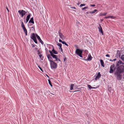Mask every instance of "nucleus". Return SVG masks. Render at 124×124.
<instances>
[{
  "label": "nucleus",
  "instance_id": "obj_36",
  "mask_svg": "<svg viewBox=\"0 0 124 124\" xmlns=\"http://www.w3.org/2000/svg\"><path fill=\"white\" fill-rule=\"evenodd\" d=\"M110 17V16H108L105 17V18L107 19V18H109Z\"/></svg>",
  "mask_w": 124,
  "mask_h": 124
},
{
  "label": "nucleus",
  "instance_id": "obj_19",
  "mask_svg": "<svg viewBox=\"0 0 124 124\" xmlns=\"http://www.w3.org/2000/svg\"><path fill=\"white\" fill-rule=\"evenodd\" d=\"M100 62L101 65L103 67H104V62L102 60H100Z\"/></svg>",
  "mask_w": 124,
  "mask_h": 124
},
{
  "label": "nucleus",
  "instance_id": "obj_11",
  "mask_svg": "<svg viewBox=\"0 0 124 124\" xmlns=\"http://www.w3.org/2000/svg\"><path fill=\"white\" fill-rule=\"evenodd\" d=\"M49 51L51 54V55L52 56L53 58H54L55 59H56V58L57 57V55H56L55 54H53V53L52 52V51H51L50 50H49Z\"/></svg>",
  "mask_w": 124,
  "mask_h": 124
},
{
  "label": "nucleus",
  "instance_id": "obj_37",
  "mask_svg": "<svg viewBox=\"0 0 124 124\" xmlns=\"http://www.w3.org/2000/svg\"><path fill=\"white\" fill-rule=\"evenodd\" d=\"M59 41L60 42H61L62 43L63 41H62L61 39H60L59 40Z\"/></svg>",
  "mask_w": 124,
  "mask_h": 124
},
{
  "label": "nucleus",
  "instance_id": "obj_27",
  "mask_svg": "<svg viewBox=\"0 0 124 124\" xmlns=\"http://www.w3.org/2000/svg\"><path fill=\"white\" fill-rule=\"evenodd\" d=\"M62 44H65V45H66V46H68V45L67 44H66V43L65 42H64V41H63V42Z\"/></svg>",
  "mask_w": 124,
  "mask_h": 124
},
{
  "label": "nucleus",
  "instance_id": "obj_33",
  "mask_svg": "<svg viewBox=\"0 0 124 124\" xmlns=\"http://www.w3.org/2000/svg\"><path fill=\"white\" fill-rule=\"evenodd\" d=\"M110 18H111V19H114L115 18V17L114 16H110Z\"/></svg>",
  "mask_w": 124,
  "mask_h": 124
},
{
  "label": "nucleus",
  "instance_id": "obj_39",
  "mask_svg": "<svg viewBox=\"0 0 124 124\" xmlns=\"http://www.w3.org/2000/svg\"><path fill=\"white\" fill-rule=\"evenodd\" d=\"M71 8L72 9H76L75 7H71Z\"/></svg>",
  "mask_w": 124,
  "mask_h": 124
},
{
  "label": "nucleus",
  "instance_id": "obj_43",
  "mask_svg": "<svg viewBox=\"0 0 124 124\" xmlns=\"http://www.w3.org/2000/svg\"><path fill=\"white\" fill-rule=\"evenodd\" d=\"M25 33V35H27V31L24 32Z\"/></svg>",
  "mask_w": 124,
  "mask_h": 124
},
{
  "label": "nucleus",
  "instance_id": "obj_48",
  "mask_svg": "<svg viewBox=\"0 0 124 124\" xmlns=\"http://www.w3.org/2000/svg\"><path fill=\"white\" fill-rule=\"evenodd\" d=\"M97 87H92V89H95Z\"/></svg>",
  "mask_w": 124,
  "mask_h": 124
},
{
  "label": "nucleus",
  "instance_id": "obj_24",
  "mask_svg": "<svg viewBox=\"0 0 124 124\" xmlns=\"http://www.w3.org/2000/svg\"><path fill=\"white\" fill-rule=\"evenodd\" d=\"M121 59L123 61H124V54L121 56Z\"/></svg>",
  "mask_w": 124,
  "mask_h": 124
},
{
  "label": "nucleus",
  "instance_id": "obj_4",
  "mask_svg": "<svg viewBox=\"0 0 124 124\" xmlns=\"http://www.w3.org/2000/svg\"><path fill=\"white\" fill-rule=\"evenodd\" d=\"M20 15H21V17H23V16L24 15L27 13L25 11L23 10H19L18 11Z\"/></svg>",
  "mask_w": 124,
  "mask_h": 124
},
{
  "label": "nucleus",
  "instance_id": "obj_28",
  "mask_svg": "<svg viewBox=\"0 0 124 124\" xmlns=\"http://www.w3.org/2000/svg\"><path fill=\"white\" fill-rule=\"evenodd\" d=\"M116 60V59L115 58V59H113V60H112L111 59H110L109 60V61H110L112 62H113V61H115Z\"/></svg>",
  "mask_w": 124,
  "mask_h": 124
},
{
  "label": "nucleus",
  "instance_id": "obj_17",
  "mask_svg": "<svg viewBox=\"0 0 124 124\" xmlns=\"http://www.w3.org/2000/svg\"><path fill=\"white\" fill-rule=\"evenodd\" d=\"M52 53H53V54H58V52H57V51H55L53 48V50H52Z\"/></svg>",
  "mask_w": 124,
  "mask_h": 124
},
{
  "label": "nucleus",
  "instance_id": "obj_20",
  "mask_svg": "<svg viewBox=\"0 0 124 124\" xmlns=\"http://www.w3.org/2000/svg\"><path fill=\"white\" fill-rule=\"evenodd\" d=\"M98 10L97 9H94L93 11H90L89 13L91 14H93L94 13L96 12Z\"/></svg>",
  "mask_w": 124,
  "mask_h": 124
},
{
  "label": "nucleus",
  "instance_id": "obj_12",
  "mask_svg": "<svg viewBox=\"0 0 124 124\" xmlns=\"http://www.w3.org/2000/svg\"><path fill=\"white\" fill-rule=\"evenodd\" d=\"M36 35H35V34L34 33H33L31 34V38L33 40L36 39Z\"/></svg>",
  "mask_w": 124,
  "mask_h": 124
},
{
  "label": "nucleus",
  "instance_id": "obj_7",
  "mask_svg": "<svg viewBox=\"0 0 124 124\" xmlns=\"http://www.w3.org/2000/svg\"><path fill=\"white\" fill-rule=\"evenodd\" d=\"M21 26L23 29L24 32L27 31V30L25 26V25L23 22H21Z\"/></svg>",
  "mask_w": 124,
  "mask_h": 124
},
{
  "label": "nucleus",
  "instance_id": "obj_18",
  "mask_svg": "<svg viewBox=\"0 0 124 124\" xmlns=\"http://www.w3.org/2000/svg\"><path fill=\"white\" fill-rule=\"evenodd\" d=\"M38 54H39V57L40 58V59L41 60H43V59L44 58V57L43 56H42V54H41L40 53V52H39L38 53Z\"/></svg>",
  "mask_w": 124,
  "mask_h": 124
},
{
  "label": "nucleus",
  "instance_id": "obj_41",
  "mask_svg": "<svg viewBox=\"0 0 124 124\" xmlns=\"http://www.w3.org/2000/svg\"><path fill=\"white\" fill-rule=\"evenodd\" d=\"M31 47H35V46L33 44L31 45Z\"/></svg>",
  "mask_w": 124,
  "mask_h": 124
},
{
  "label": "nucleus",
  "instance_id": "obj_31",
  "mask_svg": "<svg viewBox=\"0 0 124 124\" xmlns=\"http://www.w3.org/2000/svg\"><path fill=\"white\" fill-rule=\"evenodd\" d=\"M85 5V4H80V7H81L83 6H84Z\"/></svg>",
  "mask_w": 124,
  "mask_h": 124
},
{
  "label": "nucleus",
  "instance_id": "obj_56",
  "mask_svg": "<svg viewBox=\"0 0 124 124\" xmlns=\"http://www.w3.org/2000/svg\"><path fill=\"white\" fill-rule=\"evenodd\" d=\"M25 17H24V19H25Z\"/></svg>",
  "mask_w": 124,
  "mask_h": 124
},
{
  "label": "nucleus",
  "instance_id": "obj_22",
  "mask_svg": "<svg viewBox=\"0 0 124 124\" xmlns=\"http://www.w3.org/2000/svg\"><path fill=\"white\" fill-rule=\"evenodd\" d=\"M57 46H59L60 47V49H62V44L61 43H58L57 44Z\"/></svg>",
  "mask_w": 124,
  "mask_h": 124
},
{
  "label": "nucleus",
  "instance_id": "obj_3",
  "mask_svg": "<svg viewBox=\"0 0 124 124\" xmlns=\"http://www.w3.org/2000/svg\"><path fill=\"white\" fill-rule=\"evenodd\" d=\"M50 62L51 67L52 69H55L57 68V64L56 63L53 61H51Z\"/></svg>",
  "mask_w": 124,
  "mask_h": 124
},
{
  "label": "nucleus",
  "instance_id": "obj_47",
  "mask_svg": "<svg viewBox=\"0 0 124 124\" xmlns=\"http://www.w3.org/2000/svg\"><path fill=\"white\" fill-rule=\"evenodd\" d=\"M51 94L53 95H55V93H51Z\"/></svg>",
  "mask_w": 124,
  "mask_h": 124
},
{
  "label": "nucleus",
  "instance_id": "obj_1",
  "mask_svg": "<svg viewBox=\"0 0 124 124\" xmlns=\"http://www.w3.org/2000/svg\"><path fill=\"white\" fill-rule=\"evenodd\" d=\"M124 72V66L121 65L119 66L116 67L115 64H113L110 66L109 72L110 73H113L115 76L117 80H120L122 79V73Z\"/></svg>",
  "mask_w": 124,
  "mask_h": 124
},
{
  "label": "nucleus",
  "instance_id": "obj_52",
  "mask_svg": "<svg viewBox=\"0 0 124 124\" xmlns=\"http://www.w3.org/2000/svg\"><path fill=\"white\" fill-rule=\"evenodd\" d=\"M77 91H74V92H77Z\"/></svg>",
  "mask_w": 124,
  "mask_h": 124
},
{
  "label": "nucleus",
  "instance_id": "obj_49",
  "mask_svg": "<svg viewBox=\"0 0 124 124\" xmlns=\"http://www.w3.org/2000/svg\"><path fill=\"white\" fill-rule=\"evenodd\" d=\"M111 89V87H110L109 88L108 90H109V89Z\"/></svg>",
  "mask_w": 124,
  "mask_h": 124
},
{
  "label": "nucleus",
  "instance_id": "obj_50",
  "mask_svg": "<svg viewBox=\"0 0 124 124\" xmlns=\"http://www.w3.org/2000/svg\"><path fill=\"white\" fill-rule=\"evenodd\" d=\"M61 49V51H62V49Z\"/></svg>",
  "mask_w": 124,
  "mask_h": 124
},
{
  "label": "nucleus",
  "instance_id": "obj_2",
  "mask_svg": "<svg viewBox=\"0 0 124 124\" xmlns=\"http://www.w3.org/2000/svg\"><path fill=\"white\" fill-rule=\"evenodd\" d=\"M83 50H80L79 48L76 49L75 51V53L77 55L81 58H83L82 56V54L83 52Z\"/></svg>",
  "mask_w": 124,
  "mask_h": 124
},
{
  "label": "nucleus",
  "instance_id": "obj_5",
  "mask_svg": "<svg viewBox=\"0 0 124 124\" xmlns=\"http://www.w3.org/2000/svg\"><path fill=\"white\" fill-rule=\"evenodd\" d=\"M123 65L124 64V63L122 62L121 61L119 60L116 62V67L119 66L121 64Z\"/></svg>",
  "mask_w": 124,
  "mask_h": 124
},
{
  "label": "nucleus",
  "instance_id": "obj_10",
  "mask_svg": "<svg viewBox=\"0 0 124 124\" xmlns=\"http://www.w3.org/2000/svg\"><path fill=\"white\" fill-rule=\"evenodd\" d=\"M31 15V14H30L27 16L26 21H24V22H25V23H26L28 22L30 18V17Z\"/></svg>",
  "mask_w": 124,
  "mask_h": 124
},
{
  "label": "nucleus",
  "instance_id": "obj_51",
  "mask_svg": "<svg viewBox=\"0 0 124 124\" xmlns=\"http://www.w3.org/2000/svg\"><path fill=\"white\" fill-rule=\"evenodd\" d=\"M86 13L87 14H88V12H86Z\"/></svg>",
  "mask_w": 124,
  "mask_h": 124
},
{
  "label": "nucleus",
  "instance_id": "obj_46",
  "mask_svg": "<svg viewBox=\"0 0 124 124\" xmlns=\"http://www.w3.org/2000/svg\"><path fill=\"white\" fill-rule=\"evenodd\" d=\"M80 4V3L78 2L77 4V5H79Z\"/></svg>",
  "mask_w": 124,
  "mask_h": 124
},
{
  "label": "nucleus",
  "instance_id": "obj_38",
  "mask_svg": "<svg viewBox=\"0 0 124 124\" xmlns=\"http://www.w3.org/2000/svg\"><path fill=\"white\" fill-rule=\"evenodd\" d=\"M106 57H110L109 55V54H106Z\"/></svg>",
  "mask_w": 124,
  "mask_h": 124
},
{
  "label": "nucleus",
  "instance_id": "obj_25",
  "mask_svg": "<svg viewBox=\"0 0 124 124\" xmlns=\"http://www.w3.org/2000/svg\"><path fill=\"white\" fill-rule=\"evenodd\" d=\"M88 88L90 89H92V87L90 85H87Z\"/></svg>",
  "mask_w": 124,
  "mask_h": 124
},
{
  "label": "nucleus",
  "instance_id": "obj_35",
  "mask_svg": "<svg viewBox=\"0 0 124 124\" xmlns=\"http://www.w3.org/2000/svg\"><path fill=\"white\" fill-rule=\"evenodd\" d=\"M90 6L91 7H94L95 6V4H91Z\"/></svg>",
  "mask_w": 124,
  "mask_h": 124
},
{
  "label": "nucleus",
  "instance_id": "obj_23",
  "mask_svg": "<svg viewBox=\"0 0 124 124\" xmlns=\"http://www.w3.org/2000/svg\"><path fill=\"white\" fill-rule=\"evenodd\" d=\"M48 81L49 83V85L51 87H52L53 86V85L51 84L50 80L49 79L48 80Z\"/></svg>",
  "mask_w": 124,
  "mask_h": 124
},
{
  "label": "nucleus",
  "instance_id": "obj_34",
  "mask_svg": "<svg viewBox=\"0 0 124 124\" xmlns=\"http://www.w3.org/2000/svg\"><path fill=\"white\" fill-rule=\"evenodd\" d=\"M107 14V13H103L101 15H103V16H105Z\"/></svg>",
  "mask_w": 124,
  "mask_h": 124
},
{
  "label": "nucleus",
  "instance_id": "obj_32",
  "mask_svg": "<svg viewBox=\"0 0 124 124\" xmlns=\"http://www.w3.org/2000/svg\"><path fill=\"white\" fill-rule=\"evenodd\" d=\"M88 8V7H85L83 8L82 9V10H84V9H85Z\"/></svg>",
  "mask_w": 124,
  "mask_h": 124
},
{
  "label": "nucleus",
  "instance_id": "obj_26",
  "mask_svg": "<svg viewBox=\"0 0 124 124\" xmlns=\"http://www.w3.org/2000/svg\"><path fill=\"white\" fill-rule=\"evenodd\" d=\"M38 67L43 72L42 69V68L40 67L39 65H38Z\"/></svg>",
  "mask_w": 124,
  "mask_h": 124
},
{
  "label": "nucleus",
  "instance_id": "obj_55",
  "mask_svg": "<svg viewBox=\"0 0 124 124\" xmlns=\"http://www.w3.org/2000/svg\"><path fill=\"white\" fill-rule=\"evenodd\" d=\"M46 50H47V48H46Z\"/></svg>",
  "mask_w": 124,
  "mask_h": 124
},
{
  "label": "nucleus",
  "instance_id": "obj_9",
  "mask_svg": "<svg viewBox=\"0 0 124 124\" xmlns=\"http://www.w3.org/2000/svg\"><path fill=\"white\" fill-rule=\"evenodd\" d=\"M35 34L36 35V37H37V39L39 40V41L42 45H43L44 44V42L41 39L39 36L37 34Z\"/></svg>",
  "mask_w": 124,
  "mask_h": 124
},
{
  "label": "nucleus",
  "instance_id": "obj_6",
  "mask_svg": "<svg viewBox=\"0 0 124 124\" xmlns=\"http://www.w3.org/2000/svg\"><path fill=\"white\" fill-rule=\"evenodd\" d=\"M58 34L60 37L62 39V40H64L65 39V37L61 32V30H60L58 31Z\"/></svg>",
  "mask_w": 124,
  "mask_h": 124
},
{
  "label": "nucleus",
  "instance_id": "obj_14",
  "mask_svg": "<svg viewBox=\"0 0 124 124\" xmlns=\"http://www.w3.org/2000/svg\"><path fill=\"white\" fill-rule=\"evenodd\" d=\"M100 25V27H98V28L99 29V32H101L102 34V35H103V33L102 30V29Z\"/></svg>",
  "mask_w": 124,
  "mask_h": 124
},
{
  "label": "nucleus",
  "instance_id": "obj_42",
  "mask_svg": "<svg viewBox=\"0 0 124 124\" xmlns=\"http://www.w3.org/2000/svg\"><path fill=\"white\" fill-rule=\"evenodd\" d=\"M6 9H7V11H8V12H9V10L8 9V7H6Z\"/></svg>",
  "mask_w": 124,
  "mask_h": 124
},
{
  "label": "nucleus",
  "instance_id": "obj_40",
  "mask_svg": "<svg viewBox=\"0 0 124 124\" xmlns=\"http://www.w3.org/2000/svg\"><path fill=\"white\" fill-rule=\"evenodd\" d=\"M31 28L32 29H33L34 30H35V27L34 26H33L31 27Z\"/></svg>",
  "mask_w": 124,
  "mask_h": 124
},
{
  "label": "nucleus",
  "instance_id": "obj_45",
  "mask_svg": "<svg viewBox=\"0 0 124 124\" xmlns=\"http://www.w3.org/2000/svg\"><path fill=\"white\" fill-rule=\"evenodd\" d=\"M66 58L65 57L64 58V62H65L66 61Z\"/></svg>",
  "mask_w": 124,
  "mask_h": 124
},
{
  "label": "nucleus",
  "instance_id": "obj_54",
  "mask_svg": "<svg viewBox=\"0 0 124 124\" xmlns=\"http://www.w3.org/2000/svg\"><path fill=\"white\" fill-rule=\"evenodd\" d=\"M46 50H47V48H46Z\"/></svg>",
  "mask_w": 124,
  "mask_h": 124
},
{
  "label": "nucleus",
  "instance_id": "obj_30",
  "mask_svg": "<svg viewBox=\"0 0 124 124\" xmlns=\"http://www.w3.org/2000/svg\"><path fill=\"white\" fill-rule=\"evenodd\" d=\"M33 40L36 43H37V41L36 38V39Z\"/></svg>",
  "mask_w": 124,
  "mask_h": 124
},
{
  "label": "nucleus",
  "instance_id": "obj_44",
  "mask_svg": "<svg viewBox=\"0 0 124 124\" xmlns=\"http://www.w3.org/2000/svg\"><path fill=\"white\" fill-rule=\"evenodd\" d=\"M121 55V53L120 52L118 54V55L119 56H120Z\"/></svg>",
  "mask_w": 124,
  "mask_h": 124
},
{
  "label": "nucleus",
  "instance_id": "obj_29",
  "mask_svg": "<svg viewBox=\"0 0 124 124\" xmlns=\"http://www.w3.org/2000/svg\"><path fill=\"white\" fill-rule=\"evenodd\" d=\"M59 61V62H60L61 61L60 59H58L57 57L56 58V59H55V60H54V61Z\"/></svg>",
  "mask_w": 124,
  "mask_h": 124
},
{
  "label": "nucleus",
  "instance_id": "obj_21",
  "mask_svg": "<svg viewBox=\"0 0 124 124\" xmlns=\"http://www.w3.org/2000/svg\"><path fill=\"white\" fill-rule=\"evenodd\" d=\"M74 84H71L70 86V89L71 90L73 89Z\"/></svg>",
  "mask_w": 124,
  "mask_h": 124
},
{
  "label": "nucleus",
  "instance_id": "obj_53",
  "mask_svg": "<svg viewBox=\"0 0 124 124\" xmlns=\"http://www.w3.org/2000/svg\"><path fill=\"white\" fill-rule=\"evenodd\" d=\"M46 75V76L47 77H48V75Z\"/></svg>",
  "mask_w": 124,
  "mask_h": 124
},
{
  "label": "nucleus",
  "instance_id": "obj_16",
  "mask_svg": "<svg viewBox=\"0 0 124 124\" xmlns=\"http://www.w3.org/2000/svg\"><path fill=\"white\" fill-rule=\"evenodd\" d=\"M88 58L87 60L89 61H90L92 59V57L91 56L90 54L88 55Z\"/></svg>",
  "mask_w": 124,
  "mask_h": 124
},
{
  "label": "nucleus",
  "instance_id": "obj_8",
  "mask_svg": "<svg viewBox=\"0 0 124 124\" xmlns=\"http://www.w3.org/2000/svg\"><path fill=\"white\" fill-rule=\"evenodd\" d=\"M101 75L100 74V72H98V73L97 74H96L95 76V80H97L98 79L101 77Z\"/></svg>",
  "mask_w": 124,
  "mask_h": 124
},
{
  "label": "nucleus",
  "instance_id": "obj_13",
  "mask_svg": "<svg viewBox=\"0 0 124 124\" xmlns=\"http://www.w3.org/2000/svg\"><path fill=\"white\" fill-rule=\"evenodd\" d=\"M47 56L49 61L50 62H51V61H52L51 60L52 59V58L51 57V54L50 55V54H48L47 55Z\"/></svg>",
  "mask_w": 124,
  "mask_h": 124
},
{
  "label": "nucleus",
  "instance_id": "obj_15",
  "mask_svg": "<svg viewBox=\"0 0 124 124\" xmlns=\"http://www.w3.org/2000/svg\"><path fill=\"white\" fill-rule=\"evenodd\" d=\"M29 23H31L33 24L34 23V21L33 18V17L31 18L30 20L29 21Z\"/></svg>",
  "mask_w": 124,
  "mask_h": 124
}]
</instances>
